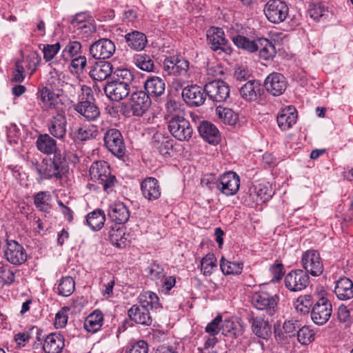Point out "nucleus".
Segmentation results:
<instances>
[{
	"instance_id": "052dcab7",
	"label": "nucleus",
	"mask_w": 353,
	"mask_h": 353,
	"mask_svg": "<svg viewBox=\"0 0 353 353\" xmlns=\"http://www.w3.org/2000/svg\"><path fill=\"white\" fill-rule=\"evenodd\" d=\"M327 12V7L320 3H311L308 8L309 15L314 20H319Z\"/></svg>"
},
{
	"instance_id": "49530a36",
	"label": "nucleus",
	"mask_w": 353,
	"mask_h": 353,
	"mask_svg": "<svg viewBox=\"0 0 353 353\" xmlns=\"http://www.w3.org/2000/svg\"><path fill=\"white\" fill-rule=\"evenodd\" d=\"M52 196L48 191H40L34 196V204L41 212H48L51 208L50 201Z\"/></svg>"
},
{
	"instance_id": "a19ab883",
	"label": "nucleus",
	"mask_w": 353,
	"mask_h": 353,
	"mask_svg": "<svg viewBox=\"0 0 353 353\" xmlns=\"http://www.w3.org/2000/svg\"><path fill=\"white\" fill-rule=\"evenodd\" d=\"M257 51L260 58L268 61L272 59L276 51L273 43L265 38H258Z\"/></svg>"
},
{
	"instance_id": "13d9d810",
	"label": "nucleus",
	"mask_w": 353,
	"mask_h": 353,
	"mask_svg": "<svg viewBox=\"0 0 353 353\" xmlns=\"http://www.w3.org/2000/svg\"><path fill=\"white\" fill-rule=\"evenodd\" d=\"M21 61V63H24L26 64L27 70H30L31 74H32L36 70L37 67L39 65L41 57L37 52H32Z\"/></svg>"
},
{
	"instance_id": "e433bc0d",
	"label": "nucleus",
	"mask_w": 353,
	"mask_h": 353,
	"mask_svg": "<svg viewBox=\"0 0 353 353\" xmlns=\"http://www.w3.org/2000/svg\"><path fill=\"white\" fill-rule=\"evenodd\" d=\"M241 97L247 101H255L261 95V83L256 80H249L240 88Z\"/></svg>"
},
{
	"instance_id": "bb28decb",
	"label": "nucleus",
	"mask_w": 353,
	"mask_h": 353,
	"mask_svg": "<svg viewBox=\"0 0 353 353\" xmlns=\"http://www.w3.org/2000/svg\"><path fill=\"white\" fill-rule=\"evenodd\" d=\"M297 112L293 106L281 110L277 115L276 121L281 130H288L296 122Z\"/></svg>"
},
{
	"instance_id": "5701e85b",
	"label": "nucleus",
	"mask_w": 353,
	"mask_h": 353,
	"mask_svg": "<svg viewBox=\"0 0 353 353\" xmlns=\"http://www.w3.org/2000/svg\"><path fill=\"white\" fill-rule=\"evenodd\" d=\"M248 193L253 202L265 203L272 198L273 191L268 183H256L249 188Z\"/></svg>"
},
{
	"instance_id": "f03ea898",
	"label": "nucleus",
	"mask_w": 353,
	"mask_h": 353,
	"mask_svg": "<svg viewBox=\"0 0 353 353\" xmlns=\"http://www.w3.org/2000/svg\"><path fill=\"white\" fill-rule=\"evenodd\" d=\"M82 94L79 101L74 105V110L88 121H95L101 115L99 108L94 103V96L90 88L81 87Z\"/></svg>"
},
{
	"instance_id": "ea45409f",
	"label": "nucleus",
	"mask_w": 353,
	"mask_h": 353,
	"mask_svg": "<svg viewBox=\"0 0 353 353\" xmlns=\"http://www.w3.org/2000/svg\"><path fill=\"white\" fill-rule=\"evenodd\" d=\"M103 322V313L99 310H95L85 318L84 327L88 332L95 333L101 329Z\"/></svg>"
},
{
	"instance_id": "c756f323",
	"label": "nucleus",
	"mask_w": 353,
	"mask_h": 353,
	"mask_svg": "<svg viewBox=\"0 0 353 353\" xmlns=\"http://www.w3.org/2000/svg\"><path fill=\"white\" fill-rule=\"evenodd\" d=\"M334 294L341 301L353 298V282L347 277H341L336 281Z\"/></svg>"
},
{
	"instance_id": "680f3d73",
	"label": "nucleus",
	"mask_w": 353,
	"mask_h": 353,
	"mask_svg": "<svg viewBox=\"0 0 353 353\" xmlns=\"http://www.w3.org/2000/svg\"><path fill=\"white\" fill-rule=\"evenodd\" d=\"M146 271L152 280H161L165 276L163 268L156 262L152 263Z\"/></svg>"
},
{
	"instance_id": "603ef678",
	"label": "nucleus",
	"mask_w": 353,
	"mask_h": 353,
	"mask_svg": "<svg viewBox=\"0 0 353 353\" xmlns=\"http://www.w3.org/2000/svg\"><path fill=\"white\" fill-rule=\"evenodd\" d=\"M88 17L89 15L86 12H79L72 19L70 23L74 27L77 26V29H85V32H92L94 30V28L92 25L88 24L86 20Z\"/></svg>"
},
{
	"instance_id": "423d86ee",
	"label": "nucleus",
	"mask_w": 353,
	"mask_h": 353,
	"mask_svg": "<svg viewBox=\"0 0 353 353\" xmlns=\"http://www.w3.org/2000/svg\"><path fill=\"white\" fill-rule=\"evenodd\" d=\"M263 11L270 22L278 24L286 19L289 14V8L285 1L281 0H269Z\"/></svg>"
},
{
	"instance_id": "473e14b6",
	"label": "nucleus",
	"mask_w": 353,
	"mask_h": 353,
	"mask_svg": "<svg viewBox=\"0 0 353 353\" xmlns=\"http://www.w3.org/2000/svg\"><path fill=\"white\" fill-rule=\"evenodd\" d=\"M98 132L96 125H85L73 130L70 133V137L76 142H83L95 139L98 135Z\"/></svg>"
},
{
	"instance_id": "c03bdc74",
	"label": "nucleus",
	"mask_w": 353,
	"mask_h": 353,
	"mask_svg": "<svg viewBox=\"0 0 353 353\" xmlns=\"http://www.w3.org/2000/svg\"><path fill=\"white\" fill-rule=\"evenodd\" d=\"M109 239L111 243L118 247L123 248L127 244L128 239L125 236V228L117 225L111 227L109 230Z\"/></svg>"
},
{
	"instance_id": "412c9836",
	"label": "nucleus",
	"mask_w": 353,
	"mask_h": 353,
	"mask_svg": "<svg viewBox=\"0 0 353 353\" xmlns=\"http://www.w3.org/2000/svg\"><path fill=\"white\" fill-rule=\"evenodd\" d=\"M106 96L112 101H119L125 98L130 92V86L120 81H111L104 87Z\"/></svg>"
},
{
	"instance_id": "a878e982",
	"label": "nucleus",
	"mask_w": 353,
	"mask_h": 353,
	"mask_svg": "<svg viewBox=\"0 0 353 353\" xmlns=\"http://www.w3.org/2000/svg\"><path fill=\"white\" fill-rule=\"evenodd\" d=\"M108 215L116 225H121L128 221L130 212L123 203L118 202L112 203L109 206Z\"/></svg>"
},
{
	"instance_id": "2eb2a0df",
	"label": "nucleus",
	"mask_w": 353,
	"mask_h": 353,
	"mask_svg": "<svg viewBox=\"0 0 353 353\" xmlns=\"http://www.w3.org/2000/svg\"><path fill=\"white\" fill-rule=\"evenodd\" d=\"M115 44L109 39L103 38L97 40L90 46V53L95 59L110 58L115 52Z\"/></svg>"
},
{
	"instance_id": "cd10ccee",
	"label": "nucleus",
	"mask_w": 353,
	"mask_h": 353,
	"mask_svg": "<svg viewBox=\"0 0 353 353\" xmlns=\"http://www.w3.org/2000/svg\"><path fill=\"white\" fill-rule=\"evenodd\" d=\"M201 137L210 144L216 145L221 139V135L217 128L208 121H202L198 127Z\"/></svg>"
},
{
	"instance_id": "6e6552de",
	"label": "nucleus",
	"mask_w": 353,
	"mask_h": 353,
	"mask_svg": "<svg viewBox=\"0 0 353 353\" xmlns=\"http://www.w3.org/2000/svg\"><path fill=\"white\" fill-rule=\"evenodd\" d=\"M207 43L214 52L220 50L226 54L232 53V48L228 46L223 30L218 27L210 28L206 34Z\"/></svg>"
},
{
	"instance_id": "09e8293b",
	"label": "nucleus",
	"mask_w": 353,
	"mask_h": 353,
	"mask_svg": "<svg viewBox=\"0 0 353 353\" xmlns=\"http://www.w3.org/2000/svg\"><path fill=\"white\" fill-rule=\"evenodd\" d=\"M134 63L140 70L148 72H154L155 66L152 58L147 54H137Z\"/></svg>"
},
{
	"instance_id": "37998d69",
	"label": "nucleus",
	"mask_w": 353,
	"mask_h": 353,
	"mask_svg": "<svg viewBox=\"0 0 353 353\" xmlns=\"http://www.w3.org/2000/svg\"><path fill=\"white\" fill-rule=\"evenodd\" d=\"M19 270L12 268L6 263H0V283L3 285H10L15 282L17 274Z\"/></svg>"
},
{
	"instance_id": "c85d7f7f",
	"label": "nucleus",
	"mask_w": 353,
	"mask_h": 353,
	"mask_svg": "<svg viewBox=\"0 0 353 353\" xmlns=\"http://www.w3.org/2000/svg\"><path fill=\"white\" fill-rule=\"evenodd\" d=\"M128 314L130 320L134 321L136 323L144 325H150L152 324V319L149 309L141 305L132 306L129 309Z\"/></svg>"
},
{
	"instance_id": "79ce46f5",
	"label": "nucleus",
	"mask_w": 353,
	"mask_h": 353,
	"mask_svg": "<svg viewBox=\"0 0 353 353\" xmlns=\"http://www.w3.org/2000/svg\"><path fill=\"white\" fill-rule=\"evenodd\" d=\"M139 305L149 309V311L157 310L161 307L158 296L151 291H145L141 293L139 296Z\"/></svg>"
},
{
	"instance_id": "f704fd0d",
	"label": "nucleus",
	"mask_w": 353,
	"mask_h": 353,
	"mask_svg": "<svg viewBox=\"0 0 353 353\" xmlns=\"http://www.w3.org/2000/svg\"><path fill=\"white\" fill-rule=\"evenodd\" d=\"M253 332L259 337L267 339L271 334V326L262 317L252 316L249 319Z\"/></svg>"
},
{
	"instance_id": "3c124183",
	"label": "nucleus",
	"mask_w": 353,
	"mask_h": 353,
	"mask_svg": "<svg viewBox=\"0 0 353 353\" xmlns=\"http://www.w3.org/2000/svg\"><path fill=\"white\" fill-rule=\"evenodd\" d=\"M219 118L225 124L234 125L238 121V115L231 109L219 106L216 109Z\"/></svg>"
},
{
	"instance_id": "8fccbe9b",
	"label": "nucleus",
	"mask_w": 353,
	"mask_h": 353,
	"mask_svg": "<svg viewBox=\"0 0 353 353\" xmlns=\"http://www.w3.org/2000/svg\"><path fill=\"white\" fill-rule=\"evenodd\" d=\"M75 289V283L71 276L62 277L58 283L57 292L62 296H70Z\"/></svg>"
},
{
	"instance_id": "393cba45",
	"label": "nucleus",
	"mask_w": 353,
	"mask_h": 353,
	"mask_svg": "<svg viewBox=\"0 0 353 353\" xmlns=\"http://www.w3.org/2000/svg\"><path fill=\"white\" fill-rule=\"evenodd\" d=\"M143 196L149 201L157 200L161 194L159 181L154 177H147L141 183Z\"/></svg>"
},
{
	"instance_id": "f257e3e1",
	"label": "nucleus",
	"mask_w": 353,
	"mask_h": 353,
	"mask_svg": "<svg viewBox=\"0 0 353 353\" xmlns=\"http://www.w3.org/2000/svg\"><path fill=\"white\" fill-rule=\"evenodd\" d=\"M35 168L40 181L61 179L66 172L65 159L60 152L55 153L52 157L43 159Z\"/></svg>"
},
{
	"instance_id": "4c0bfd02",
	"label": "nucleus",
	"mask_w": 353,
	"mask_h": 353,
	"mask_svg": "<svg viewBox=\"0 0 353 353\" xmlns=\"http://www.w3.org/2000/svg\"><path fill=\"white\" fill-rule=\"evenodd\" d=\"M125 39L128 46L137 51L143 50L148 42L145 34L137 30L126 34Z\"/></svg>"
},
{
	"instance_id": "72a5a7b5",
	"label": "nucleus",
	"mask_w": 353,
	"mask_h": 353,
	"mask_svg": "<svg viewBox=\"0 0 353 353\" xmlns=\"http://www.w3.org/2000/svg\"><path fill=\"white\" fill-rule=\"evenodd\" d=\"M113 72L112 65L108 61H99L89 72L90 77L94 81H102Z\"/></svg>"
},
{
	"instance_id": "338daca9",
	"label": "nucleus",
	"mask_w": 353,
	"mask_h": 353,
	"mask_svg": "<svg viewBox=\"0 0 353 353\" xmlns=\"http://www.w3.org/2000/svg\"><path fill=\"white\" fill-rule=\"evenodd\" d=\"M300 327L301 324L299 321L290 319L284 322L283 329L285 333L288 334L290 336H294L296 334Z\"/></svg>"
},
{
	"instance_id": "6e6d98bb",
	"label": "nucleus",
	"mask_w": 353,
	"mask_h": 353,
	"mask_svg": "<svg viewBox=\"0 0 353 353\" xmlns=\"http://www.w3.org/2000/svg\"><path fill=\"white\" fill-rule=\"evenodd\" d=\"M312 303V296L309 294H305L297 298L294 306L298 312L302 314H306L309 313Z\"/></svg>"
},
{
	"instance_id": "6ab92c4d",
	"label": "nucleus",
	"mask_w": 353,
	"mask_h": 353,
	"mask_svg": "<svg viewBox=\"0 0 353 353\" xmlns=\"http://www.w3.org/2000/svg\"><path fill=\"white\" fill-rule=\"evenodd\" d=\"M264 86L268 92L274 96L282 94L287 88L285 77L281 73L270 74L264 81Z\"/></svg>"
},
{
	"instance_id": "774afa93",
	"label": "nucleus",
	"mask_w": 353,
	"mask_h": 353,
	"mask_svg": "<svg viewBox=\"0 0 353 353\" xmlns=\"http://www.w3.org/2000/svg\"><path fill=\"white\" fill-rule=\"evenodd\" d=\"M148 343L143 340H140L132 344L125 353H148Z\"/></svg>"
},
{
	"instance_id": "f8f14e48",
	"label": "nucleus",
	"mask_w": 353,
	"mask_h": 353,
	"mask_svg": "<svg viewBox=\"0 0 353 353\" xmlns=\"http://www.w3.org/2000/svg\"><path fill=\"white\" fill-rule=\"evenodd\" d=\"M189 68V61L181 56H171L163 61V70L169 75L185 77Z\"/></svg>"
},
{
	"instance_id": "20e7f679",
	"label": "nucleus",
	"mask_w": 353,
	"mask_h": 353,
	"mask_svg": "<svg viewBox=\"0 0 353 353\" xmlns=\"http://www.w3.org/2000/svg\"><path fill=\"white\" fill-rule=\"evenodd\" d=\"M105 147L113 155L118 158L125 156L126 152L125 144L121 132L116 128H110L106 130L103 136Z\"/></svg>"
},
{
	"instance_id": "a211bd4d",
	"label": "nucleus",
	"mask_w": 353,
	"mask_h": 353,
	"mask_svg": "<svg viewBox=\"0 0 353 353\" xmlns=\"http://www.w3.org/2000/svg\"><path fill=\"white\" fill-rule=\"evenodd\" d=\"M150 105V98L145 91L139 90L132 92L130 99V106L134 116H143Z\"/></svg>"
},
{
	"instance_id": "0eeeda50",
	"label": "nucleus",
	"mask_w": 353,
	"mask_h": 353,
	"mask_svg": "<svg viewBox=\"0 0 353 353\" xmlns=\"http://www.w3.org/2000/svg\"><path fill=\"white\" fill-rule=\"evenodd\" d=\"M279 296L272 295L268 292L260 290L254 292L252 296L253 306L259 310H265L269 315H273L277 308Z\"/></svg>"
},
{
	"instance_id": "7c9ffc66",
	"label": "nucleus",
	"mask_w": 353,
	"mask_h": 353,
	"mask_svg": "<svg viewBox=\"0 0 353 353\" xmlns=\"http://www.w3.org/2000/svg\"><path fill=\"white\" fill-rule=\"evenodd\" d=\"M144 88L148 97H158L164 94L165 83L162 78L152 76L145 81Z\"/></svg>"
},
{
	"instance_id": "9d476101",
	"label": "nucleus",
	"mask_w": 353,
	"mask_h": 353,
	"mask_svg": "<svg viewBox=\"0 0 353 353\" xmlns=\"http://www.w3.org/2000/svg\"><path fill=\"white\" fill-rule=\"evenodd\" d=\"M240 177L234 172L221 174L216 181V188L227 196L235 195L239 190Z\"/></svg>"
},
{
	"instance_id": "ddd939ff",
	"label": "nucleus",
	"mask_w": 353,
	"mask_h": 353,
	"mask_svg": "<svg viewBox=\"0 0 353 353\" xmlns=\"http://www.w3.org/2000/svg\"><path fill=\"white\" fill-rule=\"evenodd\" d=\"M181 95L184 102L191 108L201 106L206 99L205 87L202 88L196 84L185 86L182 90Z\"/></svg>"
},
{
	"instance_id": "39448f33",
	"label": "nucleus",
	"mask_w": 353,
	"mask_h": 353,
	"mask_svg": "<svg viewBox=\"0 0 353 353\" xmlns=\"http://www.w3.org/2000/svg\"><path fill=\"white\" fill-rule=\"evenodd\" d=\"M171 134L181 141H188L192 135L193 129L188 120L183 115H174L168 123Z\"/></svg>"
},
{
	"instance_id": "bf43d9fd",
	"label": "nucleus",
	"mask_w": 353,
	"mask_h": 353,
	"mask_svg": "<svg viewBox=\"0 0 353 353\" xmlns=\"http://www.w3.org/2000/svg\"><path fill=\"white\" fill-rule=\"evenodd\" d=\"M117 77V79L114 81H120L121 83H127L130 86L132 84V81L134 79L132 73L126 68H117L112 72Z\"/></svg>"
},
{
	"instance_id": "e2e57ef3",
	"label": "nucleus",
	"mask_w": 353,
	"mask_h": 353,
	"mask_svg": "<svg viewBox=\"0 0 353 353\" xmlns=\"http://www.w3.org/2000/svg\"><path fill=\"white\" fill-rule=\"evenodd\" d=\"M87 65V61L85 56H78L71 60L70 68L72 72L81 74L83 72Z\"/></svg>"
},
{
	"instance_id": "0e129e2a",
	"label": "nucleus",
	"mask_w": 353,
	"mask_h": 353,
	"mask_svg": "<svg viewBox=\"0 0 353 353\" xmlns=\"http://www.w3.org/2000/svg\"><path fill=\"white\" fill-rule=\"evenodd\" d=\"M222 322V316L217 315L211 322L205 327V331L210 336L217 335L221 330V323Z\"/></svg>"
},
{
	"instance_id": "5fc2aeb1",
	"label": "nucleus",
	"mask_w": 353,
	"mask_h": 353,
	"mask_svg": "<svg viewBox=\"0 0 353 353\" xmlns=\"http://www.w3.org/2000/svg\"><path fill=\"white\" fill-rule=\"evenodd\" d=\"M216 259L214 254L209 253L201 261V270L204 275H210L216 266Z\"/></svg>"
},
{
	"instance_id": "4d7b16f0",
	"label": "nucleus",
	"mask_w": 353,
	"mask_h": 353,
	"mask_svg": "<svg viewBox=\"0 0 353 353\" xmlns=\"http://www.w3.org/2000/svg\"><path fill=\"white\" fill-rule=\"evenodd\" d=\"M297 339L303 345H308L314 340V332L307 326L299 327L296 333Z\"/></svg>"
},
{
	"instance_id": "4be33fe9",
	"label": "nucleus",
	"mask_w": 353,
	"mask_h": 353,
	"mask_svg": "<svg viewBox=\"0 0 353 353\" xmlns=\"http://www.w3.org/2000/svg\"><path fill=\"white\" fill-rule=\"evenodd\" d=\"M41 99L45 107L50 110H55L57 112H63V96L55 93L48 88H43L41 92Z\"/></svg>"
},
{
	"instance_id": "7ed1b4c3",
	"label": "nucleus",
	"mask_w": 353,
	"mask_h": 353,
	"mask_svg": "<svg viewBox=\"0 0 353 353\" xmlns=\"http://www.w3.org/2000/svg\"><path fill=\"white\" fill-rule=\"evenodd\" d=\"M89 172L91 179L102 185L105 192L109 194L114 191L117 181L115 176L111 174L110 166L107 162H94L91 165Z\"/></svg>"
},
{
	"instance_id": "4468645a",
	"label": "nucleus",
	"mask_w": 353,
	"mask_h": 353,
	"mask_svg": "<svg viewBox=\"0 0 353 353\" xmlns=\"http://www.w3.org/2000/svg\"><path fill=\"white\" fill-rule=\"evenodd\" d=\"M285 285L292 292L301 291L310 284L308 274L302 270L290 271L285 277Z\"/></svg>"
},
{
	"instance_id": "69168bd1",
	"label": "nucleus",
	"mask_w": 353,
	"mask_h": 353,
	"mask_svg": "<svg viewBox=\"0 0 353 353\" xmlns=\"http://www.w3.org/2000/svg\"><path fill=\"white\" fill-rule=\"evenodd\" d=\"M60 43L44 45L43 48V59L46 61H51L60 50Z\"/></svg>"
},
{
	"instance_id": "864d4df0",
	"label": "nucleus",
	"mask_w": 353,
	"mask_h": 353,
	"mask_svg": "<svg viewBox=\"0 0 353 353\" xmlns=\"http://www.w3.org/2000/svg\"><path fill=\"white\" fill-rule=\"evenodd\" d=\"M81 49V44L77 41H70L62 51V57L65 60H69L77 55Z\"/></svg>"
},
{
	"instance_id": "58836bf2",
	"label": "nucleus",
	"mask_w": 353,
	"mask_h": 353,
	"mask_svg": "<svg viewBox=\"0 0 353 353\" xmlns=\"http://www.w3.org/2000/svg\"><path fill=\"white\" fill-rule=\"evenodd\" d=\"M105 215L101 209H97L88 213L85 216V224L93 231L101 230L104 225Z\"/></svg>"
},
{
	"instance_id": "9b49d317",
	"label": "nucleus",
	"mask_w": 353,
	"mask_h": 353,
	"mask_svg": "<svg viewBox=\"0 0 353 353\" xmlns=\"http://www.w3.org/2000/svg\"><path fill=\"white\" fill-rule=\"evenodd\" d=\"M332 312L330 301L325 297L319 299L313 305L311 310V319L318 325H323L330 319Z\"/></svg>"
},
{
	"instance_id": "de8ad7c7",
	"label": "nucleus",
	"mask_w": 353,
	"mask_h": 353,
	"mask_svg": "<svg viewBox=\"0 0 353 353\" xmlns=\"http://www.w3.org/2000/svg\"><path fill=\"white\" fill-rule=\"evenodd\" d=\"M232 40L235 46L239 48L243 49L249 52H257L258 39L250 40L244 36L236 35L233 37Z\"/></svg>"
},
{
	"instance_id": "1a4fd4ad",
	"label": "nucleus",
	"mask_w": 353,
	"mask_h": 353,
	"mask_svg": "<svg viewBox=\"0 0 353 353\" xmlns=\"http://www.w3.org/2000/svg\"><path fill=\"white\" fill-rule=\"evenodd\" d=\"M302 267L313 276H320L323 272V264L317 250H308L301 256Z\"/></svg>"
},
{
	"instance_id": "b1692460",
	"label": "nucleus",
	"mask_w": 353,
	"mask_h": 353,
	"mask_svg": "<svg viewBox=\"0 0 353 353\" xmlns=\"http://www.w3.org/2000/svg\"><path fill=\"white\" fill-rule=\"evenodd\" d=\"M65 345V337L59 332H53L43 339V350L45 353H61Z\"/></svg>"
},
{
	"instance_id": "c9c22d12",
	"label": "nucleus",
	"mask_w": 353,
	"mask_h": 353,
	"mask_svg": "<svg viewBox=\"0 0 353 353\" xmlns=\"http://www.w3.org/2000/svg\"><path fill=\"white\" fill-rule=\"evenodd\" d=\"M36 145L42 153L51 154L57 152V141L48 134H39L37 139Z\"/></svg>"
},
{
	"instance_id": "dca6fc26",
	"label": "nucleus",
	"mask_w": 353,
	"mask_h": 353,
	"mask_svg": "<svg viewBox=\"0 0 353 353\" xmlns=\"http://www.w3.org/2000/svg\"><path fill=\"white\" fill-rule=\"evenodd\" d=\"M205 90L209 99L216 102H223L230 95L228 85L221 80L208 82L205 85Z\"/></svg>"
},
{
	"instance_id": "2f4dec72",
	"label": "nucleus",
	"mask_w": 353,
	"mask_h": 353,
	"mask_svg": "<svg viewBox=\"0 0 353 353\" xmlns=\"http://www.w3.org/2000/svg\"><path fill=\"white\" fill-rule=\"evenodd\" d=\"M154 148L157 150L163 156H170V151L173 148V140L169 137L161 132H156L152 139Z\"/></svg>"
},
{
	"instance_id": "f3484780",
	"label": "nucleus",
	"mask_w": 353,
	"mask_h": 353,
	"mask_svg": "<svg viewBox=\"0 0 353 353\" xmlns=\"http://www.w3.org/2000/svg\"><path fill=\"white\" fill-rule=\"evenodd\" d=\"M5 257L11 264L20 265L28 259V254L24 248L17 241L9 240L6 242Z\"/></svg>"
},
{
	"instance_id": "aec40b11",
	"label": "nucleus",
	"mask_w": 353,
	"mask_h": 353,
	"mask_svg": "<svg viewBox=\"0 0 353 353\" xmlns=\"http://www.w3.org/2000/svg\"><path fill=\"white\" fill-rule=\"evenodd\" d=\"M67 119L64 112H57L48 123L50 134L58 139H63L66 134Z\"/></svg>"
},
{
	"instance_id": "a18cd8bd",
	"label": "nucleus",
	"mask_w": 353,
	"mask_h": 353,
	"mask_svg": "<svg viewBox=\"0 0 353 353\" xmlns=\"http://www.w3.org/2000/svg\"><path fill=\"white\" fill-rule=\"evenodd\" d=\"M220 268L225 275H238L242 272L243 263L242 261H231L222 256L220 260Z\"/></svg>"
}]
</instances>
